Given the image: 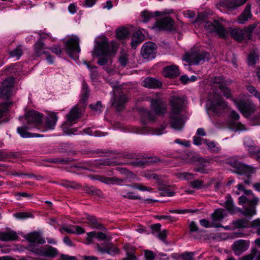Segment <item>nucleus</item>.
Returning a JSON list of instances; mask_svg holds the SVG:
<instances>
[{"instance_id": "f257e3e1", "label": "nucleus", "mask_w": 260, "mask_h": 260, "mask_svg": "<svg viewBox=\"0 0 260 260\" xmlns=\"http://www.w3.org/2000/svg\"><path fill=\"white\" fill-rule=\"evenodd\" d=\"M211 87L213 89V99H209L206 104L207 111H211L215 114L219 113L218 107L222 108L226 107L227 105L221 94L218 92L220 90L224 96L230 99L232 96L231 90L226 86L225 78L222 76H215L212 79Z\"/></svg>"}, {"instance_id": "f03ea898", "label": "nucleus", "mask_w": 260, "mask_h": 260, "mask_svg": "<svg viewBox=\"0 0 260 260\" xmlns=\"http://www.w3.org/2000/svg\"><path fill=\"white\" fill-rule=\"evenodd\" d=\"M185 99L178 95H173L170 99L171 112L169 114L170 124L172 128L177 131H181L184 125V122L182 116L178 115L182 112Z\"/></svg>"}, {"instance_id": "7ed1b4c3", "label": "nucleus", "mask_w": 260, "mask_h": 260, "mask_svg": "<svg viewBox=\"0 0 260 260\" xmlns=\"http://www.w3.org/2000/svg\"><path fill=\"white\" fill-rule=\"evenodd\" d=\"M25 120L27 124L17 128V133L23 138H27L34 137H40L39 134H35L29 133L27 130L34 127H37L42 122V116L39 112L35 111H29L25 115Z\"/></svg>"}, {"instance_id": "20e7f679", "label": "nucleus", "mask_w": 260, "mask_h": 260, "mask_svg": "<svg viewBox=\"0 0 260 260\" xmlns=\"http://www.w3.org/2000/svg\"><path fill=\"white\" fill-rule=\"evenodd\" d=\"M257 24L254 23L245 27L243 29L239 28H229V35L237 42H242L244 40H251L252 39V34L255 29Z\"/></svg>"}, {"instance_id": "39448f33", "label": "nucleus", "mask_w": 260, "mask_h": 260, "mask_svg": "<svg viewBox=\"0 0 260 260\" xmlns=\"http://www.w3.org/2000/svg\"><path fill=\"white\" fill-rule=\"evenodd\" d=\"M229 165L236 169L235 173L241 175H246L247 178L244 180V182L246 185H250L251 174L253 173V170L251 167L242 164L236 159L230 160Z\"/></svg>"}, {"instance_id": "423d86ee", "label": "nucleus", "mask_w": 260, "mask_h": 260, "mask_svg": "<svg viewBox=\"0 0 260 260\" xmlns=\"http://www.w3.org/2000/svg\"><path fill=\"white\" fill-rule=\"evenodd\" d=\"M154 180L155 183L158 184V189L160 191V196L165 197H173L175 194V192L172 189V187L163 183V181L160 175L152 173L147 169V180Z\"/></svg>"}, {"instance_id": "0eeeda50", "label": "nucleus", "mask_w": 260, "mask_h": 260, "mask_svg": "<svg viewBox=\"0 0 260 260\" xmlns=\"http://www.w3.org/2000/svg\"><path fill=\"white\" fill-rule=\"evenodd\" d=\"M93 54L100 57L97 63L100 66H104L107 63L108 59L105 56H108L111 54L110 46L107 41L103 40L98 44V46L94 47Z\"/></svg>"}, {"instance_id": "6e6552de", "label": "nucleus", "mask_w": 260, "mask_h": 260, "mask_svg": "<svg viewBox=\"0 0 260 260\" xmlns=\"http://www.w3.org/2000/svg\"><path fill=\"white\" fill-rule=\"evenodd\" d=\"M210 59V54L205 51H193L186 53L184 55V60L188 63L193 65H199L201 62L208 61Z\"/></svg>"}, {"instance_id": "1a4fd4ad", "label": "nucleus", "mask_w": 260, "mask_h": 260, "mask_svg": "<svg viewBox=\"0 0 260 260\" xmlns=\"http://www.w3.org/2000/svg\"><path fill=\"white\" fill-rule=\"evenodd\" d=\"M234 102L238 110L245 117H250L255 110L254 104L249 100L234 99Z\"/></svg>"}, {"instance_id": "9d476101", "label": "nucleus", "mask_w": 260, "mask_h": 260, "mask_svg": "<svg viewBox=\"0 0 260 260\" xmlns=\"http://www.w3.org/2000/svg\"><path fill=\"white\" fill-rule=\"evenodd\" d=\"M65 49L67 54L72 58L80 52L79 39L77 36H73L64 42Z\"/></svg>"}, {"instance_id": "9b49d317", "label": "nucleus", "mask_w": 260, "mask_h": 260, "mask_svg": "<svg viewBox=\"0 0 260 260\" xmlns=\"http://www.w3.org/2000/svg\"><path fill=\"white\" fill-rule=\"evenodd\" d=\"M205 26L211 31L216 32L220 38L226 39L229 37V30H228L217 20H214V23L211 21H206Z\"/></svg>"}, {"instance_id": "f8f14e48", "label": "nucleus", "mask_w": 260, "mask_h": 260, "mask_svg": "<svg viewBox=\"0 0 260 260\" xmlns=\"http://www.w3.org/2000/svg\"><path fill=\"white\" fill-rule=\"evenodd\" d=\"M174 20L170 16H165L157 20L154 24V28L158 30L173 31L174 28Z\"/></svg>"}, {"instance_id": "ddd939ff", "label": "nucleus", "mask_w": 260, "mask_h": 260, "mask_svg": "<svg viewBox=\"0 0 260 260\" xmlns=\"http://www.w3.org/2000/svg\"><path fill=\"white\" fill-rule=\"evenodd\" d=\"M15 79L13 77L7 78L0 86V99H7L12 95Z\"/></svg>"}, {"instance_id": "4468645a", "label": "nucleus", "mask_w": 260, "mask_h": 260, "mask_svg": "<svg viewBox=\"0 0 260 260\" xmlns=\"http://www.w3.org/2000/svg\"><path fill=\"white\" fill-rule=\"evenodd\" d=\"M151 107L156 115H164L166 111L167 107L162 99L157 96L156 98L153 99L151 101Z\"/></svg>"}, {"instance_id": "2eb2a0df", "label": "nucleus", "mask_w": 260, "mask_h": 260, "mask_svg": "<svg viewBox=\"0 0 260 260\" xmlns=\"http://www.w3.org/2000/svg\"><path fill=\"white\" fill-rule=\"evenodd\" d=\"M258 201V199L257 197H254L252 200L248 201L247 207L244 208V210L239 209L240 213L250 219L256 213V206Z\"/></svg>"}, {"instance_id": "dca6fc26", "label": "nucleus", "mask_w": 260, "mask_h": 260, "mask_svg": "<svg viewBox=\"0 0 260 260\" xmlns=\"http://www.w3.org/2000/svg\"><path fill=\"white\" fill-rule=\"evenodd\" d=\"M127 96L123 93L115 95L114 96L112 106L117 111L120 112L124 108L125 104L127 102Z\"/></svg>"}, {"instance_id": "f3484780", "label": "nucleus", "mask_w": 260, "mask_h": 260, "mask_svg": "<svg viewBox=\"0 0 260 260\" xmlns=\"http://www.w3.org/2000/svg\"><path fill=\"white\" fill-rule=\"evenodd\" d=\"M249 244L245 240L240 239L234 242L232 245V248L235 254L238 255L246 251L249 248Z\"/></svg>"}, {"instance_id": "a211bd4d", "label": "nucleus", "mask_w": 260, "mask_h": 260, "mask_svg": "<svg viewBox=\"0 0 260 260\" xmlns=\"http://www.w3.org/2000/svg\"><path fill=\"white\" fill-rule=\"evenodd\" d=\"M25 239L31 244H43L45 243V239L42 237L41 234L38 232H34L28 234L25 236Z\"/></svg>"}, {"instance_id": "6ab92c4d", "label": "nucleus", "mask_w": 260, "mask_h": 260, "mask_svg": "<svg viewBox=\"0 0 260 260\" xmlns=\"http://www.w3.org/2000/svg\"><path fill=\"white\" fill-rule=\"evenodd\" d=\"M179 74L178 67L176 65L167 66L163 69V75L167 78H174L178 76Z\"/></svg>"}, {"instance_id": "aec40b11", "label": "nucleus", "mask_w": 260, "mask_h": 260, "mask_svg": "<svg viewBox=\"0 0 260 260\" xmlns=\"http://www.w3.org/2000/svg\"><path fill=\"white\" fill-rule=\"evenodd\" d=\"M97 249L98 250L102 253H107L113 256L119 252V250L112 243L106 244L104 247H100V245L98 244Z\"/></svg>"}, {"instance_id": "412c9836", "label": "nucleus", "mask_w": 260, "mask_h": 260, "mask_svg": "<svg viewBox=\"0 0 260 260\" xmlns=\"http://www.w3.org/2000/svg\"><path fill=\"white\" fill-rule=\"evenodd\" d=\"M246 2L247 0H225L224 2H222L221 6L229 10H232L244 4Z\"/></svg>"}, {"instance_id": "4be33fe9", "label": "nucleus", "mask_w": 260, "mask_h": 260, "mask_svg": "<svg viewBox=\"0 0 260 260\" xmlns=\"http://www.w3.org/2000/svg\"><path fill=\"white\" fill-rule=\"evenodd\" d=\"M197 160L198 163L195 166L194 171L203 174L206 173V168L207 164L210 162L209 160L205 159L202 157H197Z\"/></svg>"}, {"instance_id": "5701e85b", "label": "nucleus", "mask_w": 260, "mask_h": 260, "mask_svg": "<svg viewBox=\"0 0 260 260\" xmlns=\"http://www.w3.org/2000/svg\"><path fill=\"white\" fill-rule=\"evenodd\" d=\"M58 117L54 112L48 114L45 119V125L46 128L49 129H53L56 125Z\"/></svg>"}, {"instance_id": "b1692460", "label": "nucleus", "mask_w": 260, "mask_h": 260, "mask_svg": "<svg viewBox=\"0 0 260 260\" xmlns=\"http://www.w3.org/2000/svg\"><path fill=\"white\" fill-rule=\"evenodd\" d=\"M19 238L16 232L9 231L5 232H0V240L2 241H15Z\"/></svg>"}, {"instance_id": "393cba45", "label": "nucleus", "mask_w": 260, "mask_h": 260, "mask_svg": "<svg viewBox=\"0 0 260 260\" xmlns=\"http://www.w3.org/2000/svg\"><path fill=\"white\" fill-rule=\"evenodd\" d=\"M252 14L250 10V6L247 5L243 12L239 15L237 18V22L239 24H243L251 18Z\"/></svg>"}, {"instance_id": "a878e982", "label": "nucleus", "mask_w": 260, "mask_h": 260, "mask_svg": "<svg viewBox=\"0 0 260 260\" xmlns=\"http://www.w3.org/2000/svg\"><path fill=\"white\" fill-rule=\"evenodd\" d=\"M73 159L71 158H47L44 159L42 160V162H41L42 165L43 166L47 167L48 166L46 165V164H44V162H51V163H54V164H68L70 162L73 161Z\"/></svg>"}, {"instance_id": "bb28decb", "label": "nucleus", "mask_w": 260, "mask_h": 260, "mask_svg": "<svg viewBox=\"0 0 260 260\" xmlns=\"http://www.w3.org/2000/svg\"><path fill=\"white\" fill-rule=\"evenodd\" d=\"M157 45L153 42H147V61L156 57Z\"/></svg>"}, {"instance_id": "cd10ccee", "label": "nucleus", "mask_w": 260, "mask_h": 260, "mask_svg": "<svg viewBox=\"0 0 260 260\" xmlns=\"http://www.w3.org/2000/svg\"><path fill=\"white\" fill-rule=\"evenodd\" d=\"M96 179L102 182L107 184L117 183L118 184H122L123 182L122 179H119L117 177H107L105 176H98Z\"/></svg>"}, {"instance_id": "c85d7f7f", "label": "nucleus", "mask_w": 260, "mask_h": 260, "mask_svg": "<svg viewBox=\"0 0 260 260\" xmlns=\"http://www.w3.org/2000/svg\"><path fill=\"white\" fill-rule=\"evenodd\" d=\"M233 225L237 229L250 228V219L245 217L236 219L233 221Z\"/></svg>"}, {"instance_id": "c756f323", "label": "nucleus", "mask_w": 260, "mask_h": 260, "mask_svg": "<svg viewBox=\"0 0 260 260\" xmlns=\"http://www.w3.org/2000/svg\"><path fill=\"white\" fill-rule=\"evenodd\" d=\"M80 109L77 106L72 108L70 113L66 115L67 120L72 122L80 117Z\"/></svg>"}, {"instance_id": "7c9ffc66", "label": "nucleus", "mask_w": 260, "mask_h": 260, "mask_svg": "<svg viewBox=\"0 0 260 260\" xmlns=\"http://www.w3.org/2000/svg\"><path fill=\"white\" fill-rule=\"evenodd\" d=\"M34 48L36 55L37 56H40L44 54V52H46V51H44V50L48 49V47H45V44L42 40L41 39H39L37 42L34 44Z\"/></svg>"}, {"instance_id": "2f4dec72", "label": "nucleus", "mask_w": 260, "mask_h": 260, "mask_svg": "<svg viewBox=\"0 0 260 260\" xmlns=\"http://www.w3.org/2000/svg\"><path fill=\"white\" fill-rule=\"evenodd\" d=\"M124 249L126 251V257L122 260H137V258L135 255V249L129 244H125L124 246Z\"/></svg>"}, {"instance_id": "473e14b6", "label": "nucleus", "mask_w": 260, "mask_h": 260, "mask_svg": "<svg viewBox=\"0 0 260 260\" xmlns=\"http://www.w3.org/2000/svg\"><path fill=\"white\" fill-rule=\"evenodd\" d=\"M145 36L141 30L136 31L133 36L132 46L135 48L144 40Z\"/></svg>"}, {"instance_id": "72a5a7b5", "label": "nucleus", "mask_w": 260, "mask_h": 260, "mask_svg": "<svg viewBox=\"0 0 260 260\" xmlns=\"http://www.w3.org/2000/svg\"><path fill=\"white\" fill-rule=\"evenodd\" d=\"M58 254V250L56 248L49 245L44 247L42 256L54 257Z\"/></svg>"}, {"instance_id": "f704fd0d", "label": "nucleus", "mask_w": 260, "mask_h": 260, "mask_svg": "<svg viewBox=\"0 0 260 260\" xmlns=\"http://www.w3.org/2000/svg\"><path fill=\"white\" fill-rule=\"evenodd\" d=\"M137 110L139 113L140 114L141 116V121L143 124V127L142 128H139L137 131V133L140 134H145L146 133V120L145 119V109L143 108L138 107Z\"/></svg>"}, {"instance_id": "c9c22d12", "label": "nucleus", "mask_w": 260, "mask_h": 260, "mask_svg": "<svg viewBox=\"0 0 260 260\" xmlns=\"http://www.w3.org/2000/svg\"><path fill=\"white\" fill-rule=\"evenodd\" d=\"M162 87V83L158 79L147 77V88L158 89Z\"/></svg>"}, {"instance_id": "e433bc0d", "label": "nucleus", "mask_w": 260, "mask_h": 260, "mask_svg": "<svg viewBox=\"0 0 260 260\" xmlns=\"http://www.w3.org/2000/svg\"><path fill=\"white\" fill-rule=\"evenodd\" d=\"M226 200L225 202L226 209L232 214L235 213V206L233 198L230 194L226 196Z\"/></svg>"}, {"instance_id": "4c0bfd02", "label": "nucleus", "mask_w": 260, "mask_h": 260, "mask_svg": "<svg viewBox=\"0 0 260 260\" xmlns=\"http://www.w3.org/2000/svg\"><path fill=\"white\" fill-rule=\"evenodd\" d=\"M163 163V160L156 155L149 156L147 154V167L149 166H157Z\"/></svg>"}, {"instance_id": "58836bf2", "label": "nucleus", "mask_w": 260, "mask_h": 260, "mask_svg": "<svg viewBox=\"0 0 260 260\" xmlns=\"http://www.w3.org/2000/svg\"><path fill=\"white\" fill-rule=\"evenodd\" d=\"M83 190L92 196L101 197L102 195V191L93 186H85L83 187Z\"/></svg>"}, {"instance_id": "ea45409f", "label": "nucleus", "mask_w": 260, "mask_h": 260, "mask_svg": "<svg viewBox=\"0 0 260 260\" xmlns=\"http://www.w3.org/2000/svg\"><path fill=\"white\" fill-rule=\"evenodd\" d=\"M259 56L254 50L251 51L247 58V62L248 66H253L255 65Z\"/></svg>"}, {"instance_id": "a19ab883", "label": "nucleus", "mask_w": 260, "mask_h": 260, "mask_svg": "<svg viewBox=\"0 0 260 260\" xmlns=\"http://www.w3.org/2000/svg\"><path fill=\"white\" fill-rule=\"evenodd\" d=\"M87 219L89 221L88 223L92 228L100 230L104 229L103 225L98 222V220L94 216L87 215Z\"/></svg>"}, {"instance_id": "79ce46f5", "label": "nucleus", "mask_w": 260, "mask_h": 260, "mask_svg": "<svg viewBox=\"0 0 260 260\" xmlns=\"http://www.w3.org/2000/svg\"><path fill=\"white\" fill-rule=\"evenodd\" d=\"M247 151L251 157H255L256 160H260V148L254 144L253 146L247 149Z\"/></svg>"}, {"instance_id": "37998d69", "label": "nucleus", "mask_w": 260, "mask_h": 260, "mask_svg": "<svg viewBox=\"0 0 260 260\" xmlns=\"http://www.w3.org/2000/svg\"><path fill=\"white\" fill-rule=\"evenodd\" d=\"M27 249L37 255L42 256L43 255L44 247H40L38 245H35L34 244H30L28 246Z\"/></svg>"}, {"instance_id": "c03bdc74", "label": "nucleus", "mask_w": 260, "mask_h": 260, "mask_svg": "<svg viewBox=\"0 0 260 260\" xmlns=\"http://www.w3.org/2000/svg\"><path fill=\"white\" fill-rule=\"evenodd\" d=\"M128 34V30L126 27H120L116 30V36L119 40L125 39Z\"/></svg>"}, {"instance_id": "a18cd8bd", "label": "nucleus", "mask_w": 260, "mask_h": 260, "mask_svg": "<svg viewBox=\"0 0 260 260\" xmlns=\"http://www.w3.org/2000/svg\"><path fill=\"white\" fill-rule=\"evenodd\" d=\"M224 210L222 209H217L214 210V213L211 214V218L214 221L222 220L224 215L223 214Z\"/></svg>"}, {"instance_id": "49530a36", "label": "nucleus", "mask_w": 260, "mask_h": 260, "mask_svg": "<svg viewBox=\"0 0 260 260\" xmlns=\"http://www.w3.org/2000/svg\"><path fill=\"white\" fill-rule=\"evenodd\" d=\"M96 165L98 166H110L115 165V163L114 161L111 160L109 158H106L97 161Z\"/></svg>"}, {"instance_id": "de8ad7c7", "label": "nucleus", "mask_w": 260, "mask_h": 260, "mask_svg": "<svg viewBox=\"0 0 260 260\" xmlns=\"http://www.w3.org/2000/svg\"><path fill=\"white\" fill-rule=\"evenodd\" d=\"M190 186L194 189H199L205 188L204 181L201 179H196L190 182Z\"/></svg>"}, {"instance_id": "09e8293b", "label": "nucleus", "mask_w": 260, "mask_h": 260, "mask_svg": "<svg viewBox=\"0 0 260 260\" xmlns=\"http://www.w3.org/2000/svg\"><path fill=\"white\" fill-rule=\"evenodd\" d=\"M82 99L85 102L88 100L89 94V90L88 86L86 83L83 82L82 85Z\"/></svg>"}, {"instance_id": "8fccbe9b", "label": "nucleus", "mask_w": 260, "mask_h": 260, "mask_svg": "<svg viewBox=\"0 0 260 260\" xmlns=\"http://www.w3.org/2000/svg\"><path fill=\"white\" fill-rule=\"evenodd\" d=\"M205 144L208 146L209 150L213 153H217L220 150L214 141H209L207 139V142Z\"/></svg>"}, {"instance_id": "3c124183", "label": "nucleus", "mask_w": 260, "mask_h": 260, "mask_svg": "<svg viewBox=\"0 0 260 260\" xmlns=\"http://www.w3.org/2000/svg\"><path fill=\"white\" fill-rule=\"evenodd\" d=\"M12 104V102H5L0 104V118L7 112L8 107Z\"/></svg>"}, {"instance_id": "603ef678", "label": "nucleus", "mask_w": 260, "mask_h": 260, "mask_svg": "<svg viewBox=\"0 0 260 260\" xmlns=\"http://www.w3.org/2000/svg\"><path fill=\"white\" fill-rule=\"evenodd\" d=\"M198 211V209L192 210V209H177V210H171L170 212L172 213L176 214H186V213H196Z\"/></svg>"}, {"instance_id": "864d4df0", "label": "nucleus", "mask_w": 260, "mask_h": 260, "mask_svg": "<svg viewBox=\"0 0 260 260\" xmlns=\"http://www.w3.org/2000/svg\"><path fill=\"white\" fill-rule=\"evenodd\" d=\"M257 252V250L255 248H253L250 254L244 255L239 258L238 260H253L254 258V256L256 255Z\"/></svg>"}, {"instance_id": "5fc2aeb1", "label": "nucleus", "mask_w": 260, "mask_h": 260, "mask_svg": "<svg viewBox=\"0 0 260 260\" xmlns=\"http://www.w3.org/2000/svg\"><path fill=\"white\" fill-rule=\"evenodd\" d=\"M165 129V128L164 127L161 126L160 128H157L154 131L151 127L147 126V134H152L156 135H160L163 134V132Z\"/></svg>"}, {"instance_id": "6e6d98bb", "label": "nucleus", "mask_w": 260, "mask_h": 260, "mask_svg": "<svg viewBox=\"0 0 260 260\" xmlns=\"http://www.w3.org/2000/svg\"><path fill=\"white\" fill-rule=\"evenodd\" d=\"M243 144L246 149H249L255 144L254 141L249 137H246L243 140Z\"/></svg>"}, {"instance_id": "4d7b16f0", "label": "nucleus", "mask_w": 260, "mask_h": 260, "mask_svg": "<svg viewBox=\"0 0 260 260\" xmlns=\"http://www.w3.org/2000/svg\"><path fill=\"white\" fill-rule=\"evenodd\" d=\"M207 142V139H204L197 136L193 137V144L196 146H200L202 144H205Z\"/></svg>"}, {"instance_id": "13d9d810", "label": "nucleus", "mask_w": 260, "mask_h": 260, "mask_svg": "<svg viewBox=\"0 0 260 260\" xmlns=\"http://www.w3.org/2000/svg\"><path fill=\"white\" fill-rule=\"evenodd\" d=\"M89 108L93 111L96 112H101L103 109V106L100 101H98L95 104H90Z\"/></svg>"}, {"instance_id": "bf43d9fd", "label": "nucleus", "mask_w": 260, "mask_h": 260, "mask_svg": "<svg viewBox=\"0 0 260 260\" xmlns=\"http://www.w3.org/2000/svg\"><path fill=\"white\" fill-rule=\"evenodd\" d=\"M11 56L16 57L17 59H19L22 55V50L21 48L17 47L11 51L10 53Z\"/></svg>"}, {"instance_id": "052dcab7", "label": "nucleus", "mask_w": 260, "mask_h": 260, "mask_svg": "<svg viewBox=\"0 0 260 260\" xmlns=\"http://www.w3.org/2000/svg\"><path fill=\"white\" fill-rule=\"evenodd\" d=\"M193 252H185L181 254V257L183 260H193Z\"/></svg>"}, {"instance_id": "680f3d73", "label": "nucleus", "mask_w": 260, "mask_h": 260, "mask_svg": "<svg viewBox=\"0 0 260 260\" xmlns=\"http://www.w3.org/2000/svg\"><path fill=\"white\" fill-rule=\"evenodd\" d=\"M48 49L51 50L53 53L58 55H60L62 53V49L60 45L53 46L48 48Z\"/></svg>"}, {"instance_id": "e2e57ef3", "label": "nucleus", "mask_w": 260, "mask_h": 260, "mask_svg": "<svg viewBox=\"0 0 260 260\" xmlns=\"http://www.w3.org/2000/svg\"><path fill=\"white\" fill-rule=\"evenodd\" d=\"M160 240L165 242L167 237V231L164 230L162 231H159L155 235Z\"/></svg>"}, {"instance_id": "0e129e2a", "label": "nucleus", "mask_w": 260, "mask_h": 260, "mask_svg": "<svg viewBox=\"0 0 260 260\" xmlns=\"http://www.w3.org/2000/svg\"><path fill=\"white\" fill-rule=\"evenodd\" d=\"M161 224L155 223L151 225V230L152 234L156 236V234L160 231Z\"/></svg>"}, {"instance_id": "69168bd1", "label": "nucleus", "mask_w": 260, "mask_h": 260, "mask_svg": "<svg viewBox=\"0 0 260 260\" xmlns=\"http://www.w3.org/2000/svg\"><path fill=\"white\" fill-rule=\"evenodd\" d=\"M14 216L18 219H23L29 217L30 214L27 212H19L15 213Z\"/></svg>"}, {"instance_id": "338daca9", "label": "nucleus", "mask_w": 260, "mask_h": 260, "mask_svg": "<svg viewBox=\"0 0 260 260\" xmlns=\"http://www.w3.org/2000/svg\"><path fill=\"white\" fill-rule=\"evenodd\" d=\"M190 233H194L198 231L199 228L197 224V222L194 221H191L189 225Z\"/></svg>"}, {"instance_id": "774afa93", "label": "nucleus", "mask_w": 260, "mask_h": 260, "mask_svg": "<svg viewBox=\"0 0 260 260\" xmlns=\"http://www.w3.org/2000/svg\"><path fill=\"white\" fill-rule=\"evenodd\" d=\"M260 227V218H256L250 222V228H258Z\"/></svg>"}]
</instances>
